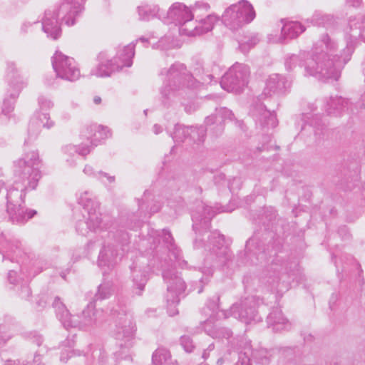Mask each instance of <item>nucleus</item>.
I'll use <instances>...</instances> for the list:
<instances>
[{
	"label": "nucleus",
	"mask_w": 365,
	"mask_h": 365,
	"mask_svg": "<svg viewBox=\"0 0 365 365\" xmlns=\"http://www.w3.org/2000/svg\"><path fill=\"white\" fill-rule=\"evenodd\" d=\"M38 152L26 153L24 158L14 163L16 188L6 192V212L12 223L24 224L36 215L35 210L25 209L23 206L26 190H34L41 173L38 166L40 163Z\"/></svg>",
	"instance_id": "1"
},
{
	"label": "nucleus",
	"mask_w": 365,
	"mask_h": 365,
	"mask_svg": "<svg viewBox=\"0 0 365 365\" xmlns=\"http://www.w3.org/2000/svg\"><path fill=\"white\" fill-rule=\"evenodd\" d=\"M322 46L325 50L315 46L312 57L305 63L306 75L317 77L320 80L334 79L337 81L344 65L351 59L354 47L348 43L340 56L334 55L336 49V43L327 34L322 36Z\"/></svg>",
	"instance_id": "2"
},
{
	"label": "nucleus",
	"mask_w": 365,
	"mask_h": 365,
	"mask_svg": "<svg viewBox=\"0 0 365 365\" xmlns=\"http://www.w3.org/2000/svg\"><path fill=\"white\" fill-rule=\"evenodd\" d=\"M165 75L166 80L160 89V101L165 108H169L175 101L190 98L192 89L200 83L182 63L173 64L165 71Z\"/></svg>",
	"instance_id": "3"
},
{
	"label": "nucleus",
	"mask_w": 365,
	"mask_h": 365,
	"mask_svg": "<svg viewBox=\"0 0 365 365\" xmlns=\"http://www.w3.org/2000/svg\"><path fill=\"white\" fill-rule=\"evenodd\" d=\"M255 18L252 6L245 0L232 4L226 9L222 16L223 24L230 30H238Z\"/></svg>",
	"instance_id": "4"
},
{
	"label": "nucleus",
	"mask_w": 365,
	"mask_h": 365,
	"mask_svg": "<svg viewBox=\"0 0 365 365\" xmlns=\"http://www.w3.org/2000/svg\"><path fill=\"white\" fill-rule=\"evenodd\" d=\"M194 244L197 248L204 246L210 255L215 256L217 262L221 265H227L232 259L230 249L225 245V236L217 230L209 235L208 241L206 243H204L202 239L197 237Z\"/></svg>",
	"instance_id": "5"
},
{
	"label": "nucleus",
	"mask_w": 365,
	"mask_h": 365,
	"mask_svg": "<svg viewBox=\"0 0 365 365\" xmlns=\"http://www.w3.org/2000/svg\"><path fill=\"white\" fill-rule=\"evenodd\" d=\"M249 77V67L247 65L237 63L222 76L220 85L224 90L228 92L238 93L247 85Z\"/></svg>",
	"instance_id": "6"
},
{
	"label": "nucleus",
	"mask_w": 365,
	"mask_h": 365,
	"mask_svg": "<svg viewBox=\"0 0 365 365\" xmlns=\"http://www.w3.org/2000/svg\"><path fill=\"white\" fill-rule=\"evenodd\" d=\"M163 277L168 284L166 301L168 312L170 316H174L178 314L175 306L179 303L180 295L185 292L186 284L182 277L174 270L163 271Z\"/></svg>",
	"instance_id": "7"
},
{
	"label": "nucleus",
	"mask_w": 365,
	"mask_h": 365,
	"mask_svg": "<svg viewBox=\"0 0 365 365\" xmlns=\"http://www.w3.org/2000/svg\"><path fill=\"white\" fill-rule=\"evenodd\" d=\"M78 203L88 212V217L86 224L89 230L95 231L97 229H108L109 227V223L105 222V218L108 217H102V214L99 212V202L92 199L88 192L86 191L80 196Z\"/></svg>",
	"instance_id": "8"
},
{
	"label": "nucleus",
	"mask_w": 365,
	"mask_h": 365,
	"mask_svg": "<svg viewBox=\"0 0 365 365\" xmlns=\"http://www.w3.org/2000/svg\"><path fill=\"white\" fill-rule=\"evenodd\" d=\"M265 278L267 282L274 287L279 288L281 284L287 287L293 279L290 263L279 260L273 262L267 268Z\"/></svg>",
	"instance_id": "9"
},
{
	"label": "nucleus",
	"mask_w": 365,
	"mask_h": 365,
	"mask_svg": "<svg viewBox=\"0 0 365 365\" xmlns=\"http://www.w3.org/2000/svg\"><path fill=\"white\" fill-rule=\"evenodd\" d=\"M257 301L254 296L241 298L230 307L231 315L245 324L258 321Z\"/></svg>",
	"instance_id": "10"
},
{
	"label": "nucleus",
	"mask_w": 365,
	"mask_h": 365,
	"mask_svg": "<svg viewBox=\"0 0 365 365\" xmlns=\"http://www.w3.org/2000/svg\"><path fill=\"white\" fill-rule=\"evenodd\" d=\"M52 66L56 76L62 79L73 81L80 76V71L74 59L61 52L56 51L52 57Z\"/></svg>",
	"instance_id": "11"
},
{
	"label": "nucleus",
	"mask_w": 365,
	"mask_h": 365,
	"mask_svg": "<svg viewBox=\"0 0 365 365\" xmlns=\"http://www.w3.org/2000/svg\"><path fill=\"white\" fill-rule=\"evenodd\" d=\"M292 82L285 76L272 73L265 80V86L261 94V97L266 98L275 95L285 93L291 87Z\"/></svg>",
	"instance_id": "12"
},
{
	"label": "nucleus",
	"mask_w": 365,
	"mask_h": 365,
	"mask_svg": "<svg viewBox=\"0 0 365 365\" xmlns=\"http://www.w3.org/2000/svg\"><path fill=\"white\" fill-rule=\"evenodd\" d=\"M206 132L207 130L204 125L185 127L177 125L175 127L173 138L177 142H182L189 135L195 143H201L205 140Z\"/></svg>",
	"instance_id": "13"
},
{
	"label": "nucleus",
	"mask_w": 365,
	"mask_h": 365,
	"mask_svg": "<svg viewBox=\"0 0 365 365\" xmlns=\"http://www.w3.org/2000/svg\"><path fill=\"white\" fill-rule=\"evenodd\" d=\"M135 324L129 319H125L123 325L118 326L115 331V338L119 341L120 349H129L135 344Z\"/></svg>",
	"instance_id": "14"
},
{
	"label": "nucleus",
	"mask_w": 365,
	"mask_h": 365,
	"mask_svg": "<svg viewBox=\"0 0 365 365\" xmlns=\"http://www.w3.org/2000/svg\"><path fill=\"white\" fill-rule=\"evenodd\" d=\"M267 323L268 327L272 328L274 332L289 330L291 328V323L283 315L282 310L277 307L272 309L267 316Z\"/></svg>",
	"instance_id": "15"
},
{
	"label": "nucleus",
	"mask_w": 365,
	"mask_h": 365,
	"mask_svg": "<svg viewBox=\"0 0 365 365\" xmlns=\"http://www.w3.org/2000/svg\"><path fill=\"white\" fill-rule=\"evenodd\" d=\"M72 321L76 324L71 327H79L80 329H86L94 325L97 322L95 305L93 302L88 304L87 307L82 312L79 316H73Z\"/></svg>",
	"instance_id": "16"
},
{
	"label": "nucleus",
	"mask_w": 365,
	"mask_h": 365,
	"mask_svg": "<svg viewBox=\"0 0 365 365\" xmlns=\"http://www.w3.org/2000/svg\"><path fill=\"white\" fill-rule=\"evenodd\" d=\"M168 16L177 24L181 26L188 20L193 19V14L189 8L181 3H175L168 12Z\"/></svg>",
	"instance_id": "17"
},
{
	"label": "nucleus",
	"mask_w": 365,
	"mask_h": 365,
	"mask_svg": "<svg viewBox=\"0 0 365 365\" xmlns=\"http://www.w3.org/2000/svg\"><path fill=\"white\" fill-rule=\"evenodd\" d=\"M281 21L283 23L281 31V39L291 40L296 38L306 30L305 26L299 21L284 22V19Z\"/></svg>",
	"instance_id": "18"
},
{
	"label": "nucleus",
	"mask_w": 365,
	"mask_h": 365,
	"mask_svg": "<svg viewBox=\"0 0 365 365\" xmlns=\"http://www.w3.org/2000/svg\"><path fill=\"white\" fill-rule=\"evenodd\" d=\"M52 305L56 310L57 317L62 322L65 328L68 329L76 324L72 321L73 318L75 317L70 314L68 310L64 304L61 302V299L58 297H55Z\"/></svg>",
	"instance_id": "19"
},
{
	"label": "nucleus",
	"mask_w": 365,
	"mask_h": 365,
	"mask_svg": "<svg viewBox=\"0 0 365 365\" xmlns=\"http://www.w3.org/2000/svg\"><path fill=\"white\" fill-rule=\"evenodd\" d=\"M134 55L135 45L133 43L124 46L121 51H118V56L114 58V62L118 66V70L122 69L125 66H131Z\"/></svg>",
	"instance_id": "20"
},
{
	"label": "nucleus",
	"mask_w": 365,
	"mask_h": 365,
	"mask_svg": "<svg viewBox=\"0 0 365 365\" xmlns=\"http://www.w3.org/2000/svg\"><path fill=\"white\" fill-rule=\"evenodd\" d=\"M8 77L9 79V86L11 88L10 96L15 99L19 94L20 91L24 86V82L21 80L20 76L16 74V69L14 63H8Z\"/></svg>",
	"instance_id": "21"
},
{
	"label": "nucleus",
	"mask_w": 365,
	"mask_h": 365,
	"mask_svg": "<svg viewBox=\"0 0 365 365\" xmlns=\"http://www.w3.org/2000/svg\"><path fill=\"white\" fill-rule=\"evenodd\" d=\"M132 269L133 290L137 295L140 296L148 282V276L145 272L137 270L135 267Z\"/></svg>",
	"instance_id": "22"
},
{
	"label": "nucleus",
	"mask_w": 365,
	"mask_h": 365,
	"mask_svg": "<svg viewBox=\"0 0 365 365\" xmlns=\"http://www.w3.org/2000/svg\"><path fill=\"white\" fill-rule=\"evenodd\" d=\"M117 256V250L113 246H104L99 254L98 264L100 266H110L115 262Z\"/></svg>",
	"instance_id": "23"
},
{
	"label": "nucleus",
	"mask_w": 365,
	"mask_h": 365,
	"mask_svg": "<svg viewBox=\"0 0 365 365\" xmlns=\"http://www.w3.org/2000/svg\"><path fill=\"white\" fill-rule=\"evenodd\" d=\"M347 101L341 97H330L326 106V112L328 115H336L339 114L347 106Z\"/></svg>",
	"instance_id": "24"
},
{
	"label": "nucleus",
	"mask_w": 365,
	"mask_h": 365,
	"mask_svg": "<svg viewBox=\"0 0 365 365\" xmlns=\"http://www.w3.org/2000/svg\"><path fill=\"white\" fill-rule=\"evenodd\" d=\"M118 70V66L112 60L101 62L96 68L91 71V74L98 77L109 76L111 73Z\"/></svg>",
	"instance_id": "25"
},
{
	"label": "nucleus",
	"mask_w": 365,
	"mask_h": 365,
	"mask_svg": "<svg viewBox=\"0 0 365 365\" xmlns=\"http://www.w3.org/2000/svg\"><path fill=\"white\" fill-rule=\"evenodd\" d=\"M40 124L44 128H50L53 125L54 123L50 120L48 113H42L38 116L36 123L32 122L29 124V135L36 136L39 131Z\"/></svg>",
	"instance_id": "26"
},
{
	"label": "nucleus",
	"mask_w": 365,
	"mask_h": 365,
	"mask_svg": "<svg viewBox=\"0 0 365 365\" xmlns=\"http://www.w3.org/2000/svg\"><path fill=\"white\" fill-rule=\"evenodd\" d=\"M310 22L313 25L322 26L327 28H334L337 24V21L333 16L319 13H315L310 19Z\"/></svg>",
	"instance_id": "27"
},
{
	"label": "nucleus",
	"mask_w": 365,
	"mask_h": 365,
	"mask_svg": "<svg viewBox=\"0 0 365 365\" xmlns=\"http://www.w3.org/2000/svg\"><path fill=\"white\" fill-rule=\"evenodd\" d=\"M163 242L167 245L170 253L173 255L174 259L177 261H179L181 250L175 244L174 239L170 230L166 229L163 230Z\"/></svg>",
	"instance_id": "28"
},
{
	"label": "nucleus",
	"mask_w": 365,
	"mask_h": 365,
	"mask_svg": "<svg viewBox=\"0 0 365 365\" xmlns=\"http://www.w3.org/2000/svg\"><path fill=\"white\" fill-rule=\"evenodd\" d=\"M113 292V283L109 281H104L98 287L94 295V300H103L109 298Z\"/></svg>",
	"instance_id": "29"
},
{
	"label": "nucleus",
	"mask_w": 365,
	"mask_h": 365,
	"mask_svg": "<svg viewBox=\"0 0 365 365\" xmlns=\"http://www.w3.org/2000/svg\"><path fill=\"white\" fill-rule=\"evenodd\" d=\"M171 358L170 351L163 347L158 348L152 355V362L154 365H162Z\"/></svg>",
	"instance_id": "30"
},
{
	"label": "nucleus",
	"mask_w": 365,
	"mask_h": 365,
	"mask_svg": "<svg viewBox=\"0 0 365 365\" xmlns=\"http://www.w3.org/2000/svg\"><path fill=\"white\" fill-rule=\"evenodd\" d=\"M87 130L90 132L95 131L94 138H92L91 142L92 146L97 145V143H95L96 141H98L99 139L106 138L110 135L108 128L102 125H91L87 128Z\"/></svg>",
	"instance_id": "31"
},
{
	"label": "nucleus",
	"mask_w": 365,
	"mask_h": 365,
	"mask_svg": "<svg viewBox=\"0 0 365 365\" xmlns=\"http://www.w3.org/2000/svg\"><path fill=\"white\" fill-rule=\"evenodd\" d=\"M199 28L200 25L198 24V21L188 20L180 26L179 30L181 34L186 36H196L199 35Z\"/></svg>",
	"instance_id": "32"
},
{
	"label": "nucleus",
	"mask_w": 365,
	"mask_h": 365,
	"mask_svg": "<svg viewBox=\"0 0 365 365\" xmlns=\"http://www.w3.org/2000/svg\"><path fill=\"white\" fill-rule=\"evenodd\" d=\"M218 20L217 17L214 15H208L206 19L198 21L200 25L199 35L211 31L215 22Z\"/></svg>",
	"instance_id": "33"
},
{
	"label": "nucleus",
	"mask_w": 365,
	"mask_h": 365,
	"mask_svg": "<svg viewBox=\"0 0 365 365\" xmlns=\"http://www.w3.org/2000/svg\"><path fill=\"white\" fill-rule=\"evenodd\" d=\"M217 115H219L220 123L222 124L226 120H230L231 121L235 120L236 124H237L240 127H242L243 122L237 120L232 113V110L227 109L225 107L218 108L215 109Z\"/></svg>",
	"instance_id": "34"
},
{
	"label": "nucleus",
	"mask_w": 365,
	"mask_h": 365,
	"mask_svg": "<svg viewBox=\"0 0 365 365\" xmlns=\"http://www.w3.org/2000/svg\"><path fill=\"white\" fill-rule=\"evenodd\" d=\"M252 356L257 363L262 365H267L270 361L271 355L269 352L264 349L254 350L252 352Z\"/></svg>",
	"instance_id": "35"
},
{
	"label": "nucleus",
	"mask_w": 365,
	"mask_h": 365,
	"mask_svg": "<svg viewBox=\"0 0 365 365\" xmlns=\"http://www.w3.org/2000/svg\"><path fill=\"white\" fill-rule=\"evenodd\" d=\"M207 332L212 338L229 339L232 336V331L226 327H215L212 330H209Z\"/></svg>",
	"instance_id": "36"
},
{
	"label": "nucleus",
	"mask_w": 365,
	"mask_h": 365,
	"mask_svg": "<svg viewBox=\"0 0 365 365\" xmlns=\"http://www.w3.org/2000/svg\"><path fill=\"white\" fill-rule=\"evenodd\" d=\"M140 19L144 21H148L156 16L158 9L157 8H150L149 6H139L138 8Z\"/></svg>",
	"instance_id": "37"
},
{
	"label": "nucleus",
	"mask_w": 365,
	"mask_h": 365,
	"mask_svg": "<svg viewBox=\"0 0 365 365\" xmlns=\"http://www.w3.org/2000/svg\"><path fill=\"white\" fill-rule=\"evenodd\" d=\"M262 126L274 128L277 125L276 116L268 110H264L259 119Z\"/></svg>",
	"instance_id": "38"
},
{
	"label": "nucleus",
	"mask_w": 365,
	"mask_h": 365,
	"mask_svg": "<svg viewBox=\"0 0 365 365\" xmlns=\"http://www.w3.org/2000/svg\"><path fill=\"white\" fill-rule=\"evenodd\" d=\"M129 304V299L128 297L120 294L117 297V307L118 308L115 312H118V314L126 315L128 312V304Z\"/></svg>",
	"instance_id": "39"
},
{
	"label": "nucleus",
	"mask_w": 365,
	"mask_h": 365,
	"mask_svg": "<svg viewBox=\"0 0 365 365\" xmlns=\"http://www.w3.org/2000/svg\"><path fill=\"white\" fill-rule=\"evenodd\" d=\"M213 215H212L211 217H205L200 223V225H198L197 223H194L193 225H192V227H193V230L196 232H199L200 233L201 231L202 230H207L210 228V220L212 218Z\"/></svg>",
	"instance_id": "40"
},
{
	"label": "nucleus",
	"mask_w": 365,
	"mask_h": 365,
	"mask_svg": "<svg viewBox=\"0 0 365 365\" xmlns=\"http://www.w3.org/2000/svg\"><path fill=\"white\" fill-rule=\"evenodd\" d=\"M21 242L18 240L13 242H6L5 245H2V247L5 250L6 255H9V252H16L20 251Z\"/></svg>",
	"instance_id": "41"
},
{
	"label": "nucleus",
	"mask_w": 365,
	"mask_h": 365,
	"mask_svg": "<svg viewBox=\"0 0 365 365\" xmlns=\"http://www.w3.org/2000/svg\"><path fill=\"white\" fill-rule=\"evenodd\" d=\"M205 124L207 126L216 124L217 126L220 128L221 130H222V125L220 123L219 115H217L216 111L215 113L211 114L210 115H208L207 117L205 118Z\"/></svg>",
	"instance_id": "42"
},
{
	"label": "nucleus",
	"mask_w": 365,
	"mask_h": 365,
	"mask_svg": "<svg viewBox=\"0 0 365 365\" xmlns=\"http://www.w3.org/2000/svg\"><path fill=\"white\" fill-rule=\"evenodd\" d=\"M180 344L187 352H192L195 348L192 339L188 336H182Z\"/></svg>",
	"instance_id": "43"
},
{
	"label": "nucleus",
	"mask_w": 365,
	"mask_h": 365,
	"mask_svg": "<svg viewBox=\"0 0 365 365\" xmlns=\"http://www.w3.org/2000/svg\"><path fill=\"white\" fill-rule=\"evenodd\" d=\"M238 359L235 365H252L249 354L247 351H240L237 352Z\"/></svg>",
	"instance_id": "44"
},
{
	"label": "nucleus",
	"mask_w": 365,
	"mask_h": 365,
	"mask_svg": "<svg viewBox=\"0 0 365 365\" xmlns=\"http://www.w3.org/2000/svg\"><path fill=\"white\" fill-rule=\"evenodd\" d=\"M300 62L299 57L297 55H292L285 61L286 69L292 71Z\"/></svg>",
	"instance_id": "45"
},
{
	"label": "nucleus",
	"mask_w": 365,
	"mask_h": 365,
	"mask_svg": "<svg viewBox=\"0 0 365 365\" xmlns=\"http://www.w3.org/2000/svg\"><path fill=\"white\" fill-rule=\"evenodd\" d=\"M258 42H259V39L256 36H254V37H252L249 41H247L245 43H240V48L242 51H245L247 48L250 49V48L255 46Z\"/></svg>",
	"instance_id": "46"
},
{
	"label": "nucleus",
	"mask_w": 365,
	"mask_h": 365,
	"mask_svg": "<svg viewBox=\"0 0 365 365\" xmlns=\"http://www.w3.org/2000/svg\"><path fill=\"white\" fill-rule=\"evenodd\" d=\"M31 295V289L27 284H24L21 287L19 291V296L24 299H29V297Z\"/></svg>",
	"instance_id": "47"
},
{
	"label": "nucleus",
	"mask_w": 365,
	"mask_h": 365,
	"mask_svg": "<svg viewBox=\"0 0 365 365\" xmlns=\"http://www.w3.org/2000/svg\"><path fill=\"white\" fill-rule=\"evenodd\" d=\"M38 103L41 110L49 109L52 108L53 105L50 100H48L43 96L38 98Z\"/></svg>",
	"instance_id": "48"
},
{
	"label": "nucleus",
	"mask_w": 365,
	"mask_h": 365,
	"mask_svg": "<svg viewBox=\"0 0 365 365\" xmlns=\"http://www.w3.org/2000/svg\"><path fill=\"white\" fill-rule=\"evenodd\" d=\"M14 108V102H10L9 100L5 99L2 107V113L8 115L13 111Z\"/></svg>",
	"instance_id": "49"
},
{
	"label": "nucleus",
	"mask_w": 365,
	"mask_h": 365,
	"mask_svg": "<svg viewBox=\"0 0 365 365\" xmlns=\"http://www.w3.org/2000/svg\"><path fill=\"white\" fill-rule=\"evenodd\" d=\"M219 302H220V296L216 295L212 299L210 300L208 307L215 311L219 309Z\"/></svg>",
	"instance_id": "50"
},
{
	"label": "nucleus",
	"mask_w": 365,
	"mask_h": 365,
	"mask_svg": "<svg viewBox=\"0 0 365 365\" xmlns=\"http://www.w3.org/2000/svg\"><path fill=\"white\" fill-rule=\"evenodd\" d=\"M31 340L33 343L36 344V345L38 346H40L43 341L42 336L37 334L36 332L31 334Z\"/></svg>",
	"instance_id": "51"
},
{
	"label": "nucleus",
	"mask_w": 365,
	"mask_h": 365,
	"mask_svg": "<svg viewBox=\"0 0 365 365\" xmlns=\"http://www.w3.org/2000/svg\"><path fill=\"white\" fill-rule=\"evenodd\" d=\"M76 151L81 155L86 156L91 152V148L88 145H81L76 148Z\"/></svg>",
	"instance_id": "52"
},
{
	"label": "nucleus",
	"mask_w": 365,
	"mask_h": 365,
	"mask_svg": "<svg viewBox=\"0 0 365 365\" xmlns=\"http://www.w3.org/2000/svg\"><path fill=\"white\" fill-rule=\"evenodd\" d=\"M8 279L11 284H14L16 281V272L14 270H10L8 273Z\"/></svg>",
	"instance_id": "53"
},
{
	"label": "nucleus",
	"mask_w": 365,
	"mask_h": 365,
	"mask_svg": "<svg viewBox=\"0 0 365 365\" xmlns=\"http://www.w3.org/2000/svg\"><path fill=\"white\" fill-rule=\"evenodd\" d=\"M346 1L349 6L353 7H359L362 2L361 0H346Z\"/></svg>",
	"instance_id": "54"
},
{
	"label": "nucleus",
	"mask_w": 365,
	"mask_h": 365,
	"mask_svg": "<svg viewBox=\"0 0 365 365\" xmlns=\"http://www.w3.org/2000/svg\"><path fill=\"white\" fill-rule=\"evenodd\" d=\"M46 300L45 299L44 297H41L37 302L36 305L37 307L39 309H42L46 307Z\"/></svg>",
	"instance_id": "55"
},
{
	"label": "nucleus",
	"mask_w": 365,
	"mask_h": 365,
	"mask_svg": "<svg viewBox=\"0 0 365 365\" xmlns=\"http://www.w3.org/2000/svg\"><path fill=\"white\" fill-rule=\"evenodd\" d=\"M5 365H28V364L21 362L19 360H7Z\"/></svg>",
	"instance_id": "56"
},
{
	"label": "nucleus",
	"mask_w": 365,
	"mask_h": 365,
	"mask_svg": "<svg viewBox=\"0 0 365 365\" xmlns=\"http://www.w3.org/2000/svg\"><path fill=\"white\" fill-rule=\"evenodd\" d=\"M314 126L317 128V130L314 131L315 135H318L319 134V133L317 132V130L320 129L322 131L326 128V125H325L324 123H322L321 124L320 123H318L317 121L314 123Z\"/></svg>",
	"instance_id": "57"
},
{
	"label": "nucleus",
	"mask_w": 365,
	"mask_h": 365,
	"mask_svg": "<svg viewBox=\"0 0 365 365\" xmlns=\"http://www.w3.org/2000/svg\"><path fill=\"white\" fill-rule=\"evenodd\" d=\"M99 174L105 178H106L108 179V180L109 181L110 183H112L115 181V177L114 176H110L109 175L108 173H104L103 171H100L99 172Z\"/></svg>",
	"instance_id": "58"
},
{
	"label": "nucleus",
	"mask_w": 365,
	"mask_h": 365,
	"mask_svg": "<svg viewBox=\"0 0 365 365\" xmlns=\"http://www.w3.org/2000/svg\"><path fill=\"white\" fill-rule=\"evenodd\" d=\"M339 233L343 235L344 237H349V233L346 227H342L339 229Z\"/></svg>",
	"instance_id": "59"
},
{
	"label": "nucleus",
	"mask_w": 365,
	"mask_h": 365,
	"mask_svg": "<svg viewBox=\"0 0 365 365\" xmlns=\"http://www.w3.org/2000/svg\"><path fill=\"white\" fill-rule=\"evenodd\" d=\"M11 336H4L2 335H0V347H2L4 346V344L6 343V341L10 339Z\"/></svg>",
	"instance_id": "60"
},
{
	"label": "nucleus",
	"mask_w": 365,
	"mask_h": 365,
	"mask_svg": "<svg viewBox=\"0 0 365 365\" xmlns=\"http://www.w3.org/2000/svg\"><path fill=\"white\" fill-rule=\"evenodd\" d=\"M162 130H163V128L160 125L155 124L153 125V131L155 134H158V133H161Z\"/></svg>",
	"instance_id": "61"
},
{
	"label": "nucleus",
	"mask_w": 365,
	"mask_h": 365,
	"mask_svg": "<svg viewBox=\"0 0 365 365\" xmlns=\"http://www.w3.org/2000/svg\"><path fill=\"white\" fill-rule=\"evenodd\" d=\"M358 29H360L361 31L365 30V15L362 17Z\"/></svg>",
	"instance_id": "62"
},
{
	"label": "nucleus",
	"mask_w": 365,
	"mask_h": 365,
	"mask_svg": "<svg viewBox=\"0 0 365 365\" xmlns=\"http://www.w3.org/2000/svg\"><path fill=\"white\" fill-rule=\"evenodd\" d=\"M195 108L192 106L190 105H187L185 106V110L188 113H191L192 111H194Z\"/></svg>",
	"instance_id": "63"
},
{
	"label": "nucleus",
	"mask_w": 365,
	"mask_h": 365,
	"mask_svg": "<svg viewBox=\"0 0 365 365\" xmlns=\"http://www.w3.org/2000/svg\"><path fill=\"white\" fill-rule=\"evenodd\" d=\"M83 172L86 174L91 175V174H92V168L86 165L83 170Z\"/></svg>",
	"instance_id": "64"
}]
</instances>
